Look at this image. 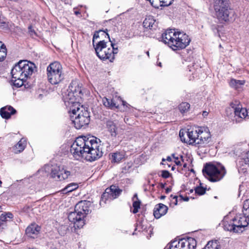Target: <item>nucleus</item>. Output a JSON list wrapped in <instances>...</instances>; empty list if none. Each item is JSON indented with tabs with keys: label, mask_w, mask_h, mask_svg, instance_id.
Segmentation results:
<instances>
[{
	"label": "nucleus",
	"mask_w": 249,
	"mask_h": 249,
	"mask_svg": "<svg viewBox=\"0 0 249 249\" xmlns=\"http://www.w3.org/2000/svg\"><path fill=\"white\" fill-rule=\"evenodd\" d=\"M99 139L91 136L77 137L71 147V152L76 159L85 157L89 161H94L103 155Z\"/></svg>",
	"instance_id": "1"
},
{
	"label": "nucleus",
	"mask_w": 249,
	"mask_h": 249,
	"mask_svg": "<svg viewBox=\"0 0 249 249\" xmlns=\"http://www.w3.org/2000/svg\"><path fill=\"white\" fill-rule=\"evenodd\" d=\"M161 40L174 51L185 48L191 41L186 34L175 29L166 30L162 34Z\"/></svg>",
	"instance_id": "2"
},
{
	"label": "nucleus",
	"mask_w": 249,
	"mask_h": 249,
	"mask_svg": "<svg viewBox=\"0 0 249 249\" xmlns=\"http://www.w3.org/2000/svg\"><path fill=\"white\" fill-rule=\"evenodd\" d=\"M66 107L68 114L76 129L85 128L89 124V113L79 103H75L73 105L71 103Z\"/></svg>",
	"instance_id": "3"
},
{
	"label": "nucleus",
	"mask_w": 249,
	"mask_h": 249,
	"mask_svg": "<svg viewBox=\"0 0 249 249\" xmlns=\"http://www.w3.org/2000/svg\"><path fill=\"white\" fill-rule=\"evenodd\" d=\"M213 6L219 20L228 21L234 16V12L230 7L229 0H213Z\"/></svg>",
	"instance_id": "4"
},
{
	"label": "nucleus",
	"mask_w": 249,
	"mask_h": 249,
	"mask_svg": "<svg viewBox=\"0 0 249 249\" xmlns=\"http://www.w3.org/2000/svg\"><path fill=\"white\" fill-rule=\"evenodd\" d=\"M202 172L204 175L212 182L220 180L226 174L225 168L220 163H206Z\"/></svg>",
	"instance_id": "5"
},
{
	"label": "nucleus",
	"mask_w": 249,
	"mask_h": 249,
	"mask_svg": "<svg viewBox=\"0 0 249 249\" xmlns=\"http://www.w3.org/2000/svg\"><path fill=\"white\" fill-rule=\"evenodd\" d=\"M107 42L104 40H100L94 47L97 55L101 59H108L112 62L114 59V55L118 52L117 47L111 42L110 47H108Z\"/></svg>",
	"instance_id": "6"
},
{
	"label": "nucleus",
	"mask_w": 249,
	"mask_h": 249,
	"mask_svg": "<svg viewBox=\"0 0 249 249\" xmlns=\"http://www.w3.org/2000/svg\"><path fill=\"white\" fill-rule=\"evenodd\" d=\"M246 200L243 204V213L236 214L233 218L234 226L236 227L238 232H242L245 227L249 225V205Z\"/></svg>",
	"instance_id": "7"
},
{
	"label": "nucleus",
	"mask_w": 249,
	"mask_h": 249,
	"mask_svg": "<svg viewBox=\"0 0 249 249\" xmlns=\"http://www.w3.org/2000/svg\"><path fill=\"white\" fill-rule=\"evenodd\" d=\"M62 66L58 62L51 63L47 68L48 81L52 84L55 85L61 82Z\"/></svg>",
	"instance_id": "8"
},
{
	"label": "nucleus",
	"mask_w": 249,
	"mask_h": 249,
	"mask_svg": "<svg viewBox=\"0 0 249 249\" xmlns=\"http://www.w3.org/2000/svg\"><path fill=\"white\" fill-rule=\"evenodd\" d=\"M196 243L195 239L188 238L171 242L164 249H195Z\"/></svg>",
	"instance_id": "9"
},
{
	"label": "nucleus",
	"mask_w": 249,
	"mask_h": 249,
	"mask_svg": "<svg viewBox=\"0 0 249 249\" xmlns=\"http://www.w3.org/2000/svg\"><path fill=\"white\" fill-rule=\"evenodd\" d=\"M199 130L198 127H195L188 129L187 131L180 130L179 136L181 141L189 144L196 145V140Z\"/></svg>",
	"instance_id": "10"
},
{
	"label": "nucleus",
	"mask_w": 249,
	"mask_h": 249,
	"mask_svg": "<svg viewBox=\"0 0 249 249\" xmlns=\"http://www.w3.org/2000/svg\"><path fill=\"white\" fill-rule=\"evenodd\" d=\"M68 91V94L65 101L66 106H68V104H71V103L72 105L74 103H78L76 101V96L82 93L81 87L79 86L78 81H72L69 87Z\"/></svg>",
	"instance_id": "11"
},
{
	"label": "nucleus",
	"mask_w": 249,
	"mask_h": 249,
	"mask_svg": "<svg viewBox=\"0 0 249 249\" xmlns=\"http://www.w3.org/2000/svg\"><path fill=\"white\" fill-rule=\"evenodd\" d=\"M122 190L118 186L111 185L109 188L106 189L105 192L101 196L100 204L102 205L103 203H106L108 199L112 200L118 197L121 194Z\"/></svg>",
	"instance_id": "12"
},
{
	"label": "nucleus",
	"mask_w": 249,
	"mask_h": 249,
	"mask_svg": "<svg viewBox=\"0 0 249 249\" xmlns=\"http://www.w3.org/2000/svg\"><path fill=\"white\" fill-rule=\"evenodd\" d=\"M200 129L198 133L196 140L197 145H204L208 144L211 140V134L207 127H198Z\"/></svg>",
	"instance_id": "13"
},
{
	"label": "nucleus",
	"mask_w": 249,
	"mask_h": 249,
	"mask_svg": "<svg viewBox=\"0 0 249 249\" xmlns=\"http://www.w3.org/2000/svg\"><path fill=\"white\" fill-rule=\"evenodd\" d=\"M91 203L88 201H81L75 206L74 211L80 214L81 217L85 218L89 213V207Z\"/></svg>",
	"instance_id": "14"
},
{
	"label": "nucleus",
	"mask_w": 249,
	"mask_h": 249,
	"mask_svg": "<svg viewBox=\"0 0 249 249\" xmlns=\"http://www.w3.org/2000/svg\"><path fill=\"white\" fill-rule=\"evenodd\" d=\"M20 63L21 65V72L24 74L23 77L27 79L33 74L36 68L35 65L33 63L26 60H21Z\"/></svg>",
	"instance_id": "15"
},
{
	"label": "nucleus",
	"mask_w": 249,
	"mask_h": 249,
	"mask_svg": "<svg viewBox=\"0 0 249 249\" xmlns=\"http://www.w3.org/2000/svg\"><path fill=\"white\" fill-rule=\"evenodd\" d=\"M68 217L69 221L73 223L75 228H81L85 224V218L81 217L80 214L75 211L70 213Z\"/></svg>",
	"instance_id": "16"
},
{
	"label": "nucleus",
	"mask_w": 249,
	"mask_h": 249,
	"mask_svg": "<svg viewBox=\"0 0 249 249\" xmlns=\"http://www.w3.org/2000/svg\"><path fill=\"white\" fill-rule=\"evenodd\" d=\"M238 166L239 172L245 173L249 172V151L239 160Z\"/></svg>",
	"instance_id": "17"
},
{
	"label": "nucleus",
	"mask_w": 249,
	"mask_h": 249,
	"mask_svg": "<svg viewBox=\"0 0 249 249\" xmlns=\"http://www.w3.org/2000/svg\"><path fill=\"white\" fill-rule=\"evenodd\" d=\"M168 211L167 207L160 203L155 206L154 211V215L156 218H160L162 215H165Z\"/></svg>",
	"instance_id": "18"
},
{
	"label": "nucleus",
	"mask_w": 249,
	"mask_h": 249,
	"mask_svg": "<svg viewBox=\"0 0 249 249\" xmlns=\"http://www.w3.org/2000/svg\"><path fill=\"white\" fill-rule=\"evenodd\" d=\"M40 227L36 223L31 224L26 229V234L32 237L35 238L39 232Z\"/></svg>",
	"instance_id": "19"
},
{
	"label": "nucleus",
	"mask_w": 249,
	"mask_h": 249,
	"mask_svg": "<svg viewBox=\"0 0 249 249\" xmlns=\"http://www.w3.org/2000/svg\"><path fill=\"white\" fill-rule=\"evenodd\" d=\"M17 111L12 107L5 106L0 109V114L2 118L8 119L12 115L15 114Z\"/></svg>",
	"instance_id": "20"
},
{
	"label": "nucleus",
	"mask_w": 249,
	"mask_h": 249,
	"mask_svg": "<svg viewBox=\"0 0 249 249\" xmlns=\"http://www.w3.org/2000/svg\"><path fill=\"white\" fill-rule=\"evenodd\" d=\"M233 108L234 114L236 116L241 119L249 118V109L248 110L246 108L241 107L239 106Z\"/></svg>",
	"instance_id": "21"
},
{
	"label": "nucleus",
	"mask_w": 249,
	"mask_h": 249,
	"mask_svg": "<svg viewBox=\"0 0 249 249\" xmlns=\"http://www.w3.org/2000/svg\"><path fill=\"white\" fill-rule=\"evenodd\" d=\"M20 61H19L17 64L15 65L14 68L11 70V74L12 79L14 78H20V77H23L24 74L21 72V68Z\"/></svg>",
	"instance_id": "22"
},
{
	"label": "nucleus",
	"mask_w": 249,
	"mask_h": 249,
	"mask_svg": "<svg viewBox=\"0 0 249 249\" xmlns=\"http://www.w3.org/2000/svg\"><path fill=\"white\" fill-rule=\"evenodd\" d=\"M104 105L110 108H117L119 107V104L115 101V99H109L104 97L103 99Z\"/></svg>",
	"instance_id": "23"
},
{
	"label": "nucleus",
	"mask_w": 249,
	"mask_h": 249,
	"mask_svg": "<svg viewBox=\"0 0 249 249\" xmlns=\"http://www.w3.org/2000/svg\"><path fill=\"white\" fill-rule=\"evenodd\" d=\"M234 222L233 219L230 222L224 221L223 223L224 229L226 231H233L235 233H240L238 232V230L237 227L234 226Z\"/></svg>",
	"instance_id": "24"
},
{
	"label": "nucleus",
	"mask_w": 249,
	"mask_h": 249,
	"mask_svg": "<svg viewBox=\"0 0 249 249\" xmlns=\"http://www.w3.org/2000/svg\"><path fill=\"white\" fill-rule=\"evenodd\" d=\"M245 81L244 80H239L234 79H231L229 82L230 86L236 89H241L244 85Z\"/></svg>",
	"instance_id": "25"
},
{
	"label": "nucleus",
	"mask_w": 249,
	"mask_h": 249,
	"mask_svg": "<svg viewBox=\"0 0 249 249\" xmlns=\"http://www.w3.org/2000/svg\"><path fill=\"white\" fill-rule=\"evenodd\" d=\"M155 22V20L151 17L146 18L143 22V27L151 30L154 29L157 27Z\"/></svg>",
	"instance_id": "26"
},
{
	"label": "nucleus",
	"mask_w": 249,
	"mask_h": 249,
	"mask_svg": "<svg viewBox=\"0 0 249 249\" xmlns=\"http://www.w3.org/2000/svg\"><path fill=\"white\" fill-rule=\"evenodd\" d=\"M26 146V141L23 139H21L13 148L15 153H18L23 151Z\"/></svg>",
	"instance_id": "27"
},
{
	"label": "nucleus",
	"mask_w": 249,
	"mask_h": 249,
	"mask_svg": "<svg viewBox=\"0 0 249 249\" xmlns=\"http://www.w3.org/2000/svg\"><path fill=\"white\" fill-rule=\"evenodd\" d=\"M60 172V169L59 166L57 165H52L51 175L53 178H56V180H60V175H61Z\"/></svg>",
	"instance_id": "28"
},
{
	"label": "nucleus",
	"mask_w": 249,
	"mask_h": 249,
	"mask_svg": "<svg viewBox=\"0 0 249 249\" xmlns=\"http://www.w3.org/2000/svg\"><path fill=\"white\" fill-rule=\"evenodd\" d=\"M107 127L112 136L115 137L117 135V128L113 122L111 121H107Z\"/></svg>",
	"instance_id": "29"
},
{
	"label": "nucleus",
	"mask_w": 249,
	"mask_h": 249,
	"mask_svg": "<svg viewBox=\"0 0 249 249\" xmlns=\"http://www.w3.org/2000/svg\"><path fill=\"white\" fill-rule=\"evenodd\" d=\"M124 153L117 152L111 154L110 159L111 160V162L118 163L124 159Z\"/></svg>",
	"instance_id": "30"
},
{
	"label": "nucleus",
	"mask_w": 249,
	"mask_h": 249,
	"mask_svg": "<svg viewBox=\"0 0 249 249\" xmlns=\"http://www.w3.org/2000/svg\"><path fill=\"white\" fill-rule=\"evenodd\" d=\"M220 245L217 240H212L208 242L207 244L202 249H220Z\"/></svg>",
	"instance_id": "31"
},
{
	"label": "nucleus",
	"mask_w": 249,
	"mask_h": 249,
	"mask_svg": "<svg viewBox=\"0 0 249 249\" xmlns=\"http://www.w3.org/2000/svg\"><path fill=\"white\" fill-rule=\"evenodd\" d=\"M132 200L133 201V207L134 208V209L133 210V213H136L138 212L139 209L140 208V205H141V201L138 199V196L137 194H135Z\"/></svg>",
	"instance_id": "32"
},
{
	"label": "nucleus",
	"mask_w": 249,
	"mask_h": 249,
	"mask_svg": "<svg viewBox=\"0 0 249 249\" xmlns=\"http://www.w3.org/2000/svg\"><path fill=\"white\" fill-rule=\"evenodd\" d=\"M78 184L76 183H70L67 185L64 188H63V194L72 192V191L78 188Z\"/></svg>",
	"instance_id": "33"
},
{
	"label": "nucleus",
	"mask_w": 249,
	"mask_h": 249,
	"mask_svg": "<svg viewBox=\"0 0 249 249\" xmlns=\"http://www.w3.org/2000/svg\"><path fill=\"white\" fill-rule=\"evenodd\" d=\"M100 36H107L108 38L109 39V41L111 42V41L110 40L109 35L107 34V33L106 32L103 31V30H100L98 32H96L94 33L93 36L92 42H93V45L94 47L95 46L94 45V42H95V39L100 37Z\"/></svg>",
	"instance_id": "34"
},
{
	"label": "nucleus",
	"mask_w": 249,
	"mask_h": 249,
	"mask_svg": "<svg viewBox=\"0 0 249 249\" xmlns=\"http://www.w3.org/2000/svg\"><path fill=\"white\" fill-rule=\"evenodd\" d=\"M27 79L24 77H20V78H14L12 79L13 84L15 87L18 88L21 87L23 84L24 82L26 81Z\"/></svg>",
	"instance_id": "35"
},
{
	"label": "nucleus",
	"mask_w": 249,
	"mask_h": 249,
	"mask_svg": "<svg viewBox=\"0 0 249 249\" xmlns=\"http://www.w3.org/2000/svg\"><path fill=\"white\" fill-rule=\"evenodd\" d=\"M0 61H2L7 55V50L4 44H1V42H0Z\"/></svg>",
	"instance_id": "36"
},
{
	"label": "nucleus",
	"mask_w": 249,
	"mask_h": 249,
	"mask_svg": "<svg viewBox=\"0 0 249 249\" xmlns=\"http://www.w3.org/2000/svg\"><path fill=\"white\" fill-rule=\"evenodd\" d=\"M189 108L190 105L186 102L182 103L179 106V109L180 111L182 113L187 112Z\"/></svg>",
	"instance_id": "37"
},
{
	"label": "nucleus",
	"mask_w": 249,
	"mask_h": 249,
	"mask_svg": "<svg viewBox=\"0 0 249 249\" xmlns=\"http://www.w3.org/2000/svg\"><path fill=\"white\" fill-rule=\"evenodd\" d=\"M173 0H158L157 1V6L160 4L161 6H169L171 4Z\"/></svg>",
	"instance_id": "38"
},
{
	"label": "nucleus",
	"mask_w": 249,
	"mask_h": 249,
	"mask_svg": "<svg viewBox=\"0 0 249 249\" xmlns=\"http://www.w3.org/2000/svg\"><path fill=\"white\" fill-rule=\"evenodd\" d=\"M195 192L199 195H202L205 193L206 189L202 187L198 186L196 188Z\"/></svg>",
	"instance_id": "39"
},
{
	"label": "nucleus",
	"mask_w": 249,
	"mask_h": 249,
	"mask_svg": "<svg viewBox=\"0 0 249 249\" xmlns=\"http://www.w3.org/2000/svg\"><path fill=\"white\" fill-rule=\"evenodd\" d=\"M28 32H29V33L30 35L31 36H32V37L34 38V37L37 36L36 33L33 29V27L31 26H30L28 27Z\"/></svg>",
	"instance_id": "40"
},
{
	"label": "nucleus",
	"mask_w": 249,
	"mask_h": 249,
	"mask_svg": "<svg viewBox=\"0 0 249 249\" xmlns=\"http://www.w3.org/2000/svg\"><path fill=\"white\" fill-rule=\"evenodd\" d=\"M173 157L175 159V162L177 165H181L182 163L180 160V157H176L175 154L172 155Z\"/></svg>",
	"instance_id": "41"
},
{
	"label": "nucleus",
	"mask_w": 249,
	"mask_h": 249,
	"mask_svg": "<svg viewBox=\"0 0 249 249\" xmlns=\"http://www.w3.org/2000/svg\"><path fill=\"white\" fill-rule=\"evenodd\" d=\"M170 175V173L167 170H163L162 171L161 177L163 178H167L169 177Z\"/></svg>",
	"instance_id": "42"
},
{
	"label": "nucleus",
	"mask_w": 249,
	"mask_h": 249,
	"mask_svg": "<svg viewBox=\"0 0 249 249\" xmlns=\"http://www.w3.org/2000/svg\"><path fill=\"white\" fill-rule=\"evenodd\" d=\"M0 220L2 222H5L9 220L7 219L6 216H5V214H1L0 217Z\"/></svg>",
	"instance_id": "43"
},
{
	"label": "nucleus",
	"mask_w": 249,
	"mask_h": 249,
	"mask_svg": "<svg viewBox=\"0 0 249 249\" xmlns=\"http://www.w3.org/2000/svg\"><path fill=\"white\" fill-rule=\"evenodd\" d=\"M70 175L71 173L70 171H65L64 173L63 174V179L67 178Z\"/></svg>",
	"instance_id": "44"
},
{
	"label": "nucleus",
	"mask_w": 249,
	"mask_h": 249,
	"mask_svg": "<svg viewBox=\"0 0 249 249\" xmlns=\"http://www.w3.org/2000/svg\"><path fill=\"white\" fill-rule=\"evenodd\" d=\"M5 216H6L7 219L10 220L13 217V215L11 213H5Z\"/></svg>",
	"instance_id": "45"
},
{
	"label": "nucleus",
	"mask_w": 249,
	"mask_h": 249,
	"mask_svg": "<svg viewBox=\"0 0 249 249\" xmlns=\"http://www.w3.org/2000/svg\"><path fill=\"white\" fill-rule=\"evenodd\" d=\"M165 160L170 162L172 161V159L169 156V157H167L166 159H162V161H164Z\"/></svg>",
	"instance_id": "46"
},
{
	"label": "nucleus",
	"mask_w": 249,
	"mask_h": 249,
	"mask_svg": "<svg viewBox=\"0 0 249 249\" xmlns=\"http://www.w3.org/2000/svg\"><path fill=\"white\" fill-rule=\"evenodd\" d=\"M117 100H119L120 102H122V104L123 106H125V104H126V102H124V101H123L121 98H120L119 97L117 98Z\"/></svg>",
	"instance_id": "47"
},
{
	"label": "nucleus",
	"mask_w": 249,
	"mask_h": 249,
	"mask_svg": "<svg viewBox=\"0 0 249 249\" xmlns=\"http://www.w3.org/2000/svg\"><path fill=\"white\" fill-rule=\"evenodd\" d=\"M173 199H174V200H175V202H174V204H175V205H177V202H178V201H177V196H175L173 197Z\"/></svg>",
	"instance_id": "48"
},
{
	"label": "nucleus",
	"mask_w": 249,
	"mask_h": 249,
	"mask_svg": "<svg viewBox=\"0 0 249 249\" xmlns=\"http://www.w3.org/2000/svg\"><path fill=\"white\" fill-rule=\"evenodd\" d=\"M50 167L49 165H46L45 167V170L46 171H48L50 169Z\"/></svg>",
	"instance_id": "49"
},
{
	"label": "nucleus",
	"mask_w": 249,
	"mask_h": 249,
	"mask_svg": "<svg viewBox=\"0 0 249 249\" xmlns=\"http://www.w3.org/2000/svg\"><path fill=\"white\" fill-rule=\"evenodd\" d=\"M180 160H181V162L182 164V163L184 162V160L183 159L182 156H180Z\"/></svg>",
	"instance_id": "50"
},
{
	"label": "nucleus",
	"mask_w": 249,
	"mask_h": 249,
	"mask_svg": "<svg viewBox=\"0 0 249 249\" xmlns=\"http://www.w3.org/2000/svg\"><path fill=\"white\" fill-rule=\"evenodd\" d=\"M208 113L206 111H204L203 112V116H206L207 115Z\"/></svg>",
	"instance_id": "51"
},
{
	"label": "nucleus",
	"mask_w": 249,
	"mask_h": 249,
	"mask_svg": "<svg viewBox=\"0 0 249 249\" xmlns=\"http://www.w3.org/2000/svg\"><path fill=\"white\" fill-rule=\"evenodd\" d=\"M74 13L76 15H78V14H80V13L78 11H75Z\"/></svg>",
	"instance_id": "52"
},
{
	"label": "nucleus",
	"mask_w": 249,
	"mask_h": 249,
	"mask_svg": "<svg viewBox=\"0 0 249 249\" xmlns=\"http://www.w3.org/2000/svg\"><path fill=\"white\" fill-rule=\"evenodd\" d=\"M186 166H187V163H184V164H183V167L185 168V167H186Z\"/></svg>",
	"instance_id": "53"
},
{
	"label": "nucleus",
	"mask_w": 249,
	"mask_h": 249,
	"mask_svg": "<svg viewBox=\"0 0 249 249\" xmlns=\"http://www.w3.org/2000/svg\"><path fill=\"white\" fill-rule=\"evenodd\" d=\"M158 65L160 66V67H161V63L160 62H159V64H158Z\"/></svg>",
	"instance_id": "54"
},
{
	"label": "nucleus",
	"mask_w": 249,
	"mask_h": 249,
	"mask_svg": "<svg viewBox=\"0 0 249 249\" xmlns=\"http://www.w3.org/2000/svg\"><path fill=\"white\" fill-rule=\"evenodd\" d=\"M189 200V198L188 197H186V198L184 199V200L185 201H188Z\"/></svg>",
	"instance_id": "55"
},
{
	"label": "nucleus",
	"mask_w": 249,
	"mask_h": 249,
	"mask_svg": "<svg viewBox=\"0 0 249 249\" xmlns=\"http://www.w3.org/2000/svg\"><path fill=\"white\" fill-rule=\"evenodd\" d=\"M2 182L0 180V187L1 186Z\"/></svg>",
	"instance_id": "56"
},
{
	"label": "nucleus",
	"mask_w": 249,
	"mask_h": 249,
	"mask_svg": "<svg viewBox=\"0 0 249 249\" xmlns=\"http://www.w3.org/2000/svg\"><path fill=\"white\" fill-rule=\"evenodd\" d=\"M1 206H0V212H1Z\"/></svg>",
	"instance_id": "57"
},
{
	"label": "nucleus",
	"mask_w": 249,
	"mask_h": 249,
	"mask_svg": "<svg viewBox=\"0 0 249 249\" xmlns=\"http://www.w3.org/2000/svg\"><path fill=\"white\" fill-rule=\"evenodd\" d=\"M147 53V55H149V52H147V53Z\"/></svg>",
	"instance_id": "58"
},
{
	"label": "nucleus",
	"mask_w": 249,
	"mask_h": 249,
	"mask_svg": "<svg viewBox=\"0 0 249 249\" xmlns=\"http://www.w3.org/2000/svg\"><path fill=\"white\" fill-rule=\"evenodd\" d=\"M193 192V190H190V192L192 193Z\"/></svg>",
	"instance_id": "59"
},
{
	"label": "nucleus",
	"mask_w": 249,
	"mask_h": 249,
	"mask_svg": "<svg viewBox=\"0 0 249 249\" xmlns=\"http://www.w3.org/2000/svg\"><path fill=\"white\" fill-rule=\"evenodd\" d=\"M172 169V170H174V167H173Z\"/></svg>",
	"instance_id": "60"
}]
</instances>
